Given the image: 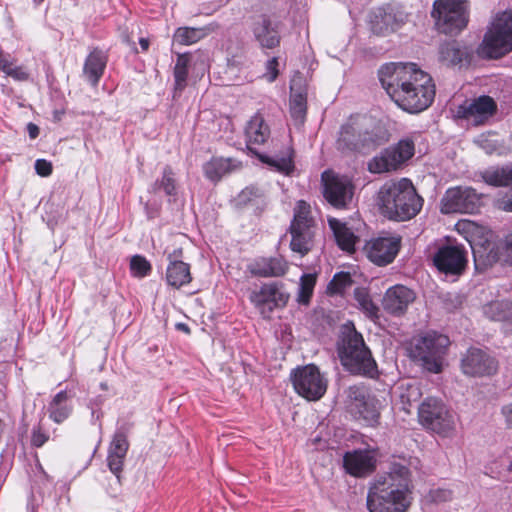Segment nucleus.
<instances>
[{"mask_svg":"<svg viewBox=\"0 0 512 512\" xmlns=\"http://www.w3.org/2000/svg\"><path fill=\"white\" fill-rule=\"evenodd\" d=\"M378 75L387 94L404 111L422 112L434 100L431 76L414 63H388L380 68Z\"/></svg>","mask_w":512,"mask_h":512,"instance_id":"nucleus-1","label":"nucleus"},{"mask_svg":"<svg viewBox=\"0 0 512 512\" xmlns=\"http://www.w3.org/2000/svg\"><path fill=\"white\" fill-rule=\"evenodd\" d=\"M414 485L408 466L394 462L389 471L369 487V512H408L413 503Z\"/></svg>","mask_w":512,"mask_h":512,"instance_id":"nucleus-2","label":"nucleus"},{"mask_svg":"<svg viewBox=\"0 0 512 512\" xmlns=\"http://www.w3.org/2000/svg\"><path fill=\"white\" fill-rule=\"evenodd\" d=\"M423 198L408 178L384 183L377 192L376 203L380 213L389 220L407 221L419 214Z\"/></svg>","mask_w":512,"mask_h":512,"instance_id":"nucleus-3","label":"nucleus"},{"mask_svg":"<svg viewBox=\"0 0 512 512\" xmlns=\"http://www.w3.org/2000/svg\"><path fill=\"white\" fill-rule=\"evenodd\" d=\"M338 356L344 369L353 375L375 378L377 363L363 336L354 325H345L338 343Z\"/></svg>","mask_w":512,"mask_h":512,"instance_id":"nucleus-4","label":"nucleus"},{"mask_svg":"<svg viewBox=\"0 0 512 512\" xmlns=\"http://www.w3.org/2000/svg\"><path fill=\"white\" fill-rule=\"evenodd\" d=\"M450 346L448 336L436 331H427L414 336L408 348L409 356L425 371L439 374L446 363V355Z\"/></svg>","mask_w":512,"mask_h":512,"instance_id":"nucleus-5","label":"nucleus"},{"mask_svg":"<svg viewBox=\"0 0 512 512\" xmlns=\"http://www.w3.org/2000/svg\"><path fill=\"white\" fill-rule=\"evenodd\" d=\"M270 137V129L263 117L255 114L245 127V139L247 148L254 153L263 163L274 167L277 171L289 174L293 168L292 149L286 147L281 154L265 155L257 151V147L264 144Z\"/></svg>","mask_w":512,"mask_h":512,"instance_id":"nucleus-6","label":"nucleus"},{"mask_svg":"<svg viewBox=\"0 0 512 512\" xmlns=\"http://www.w3.org/2000/svg\"><path fill=\"white\" fill-rule=\"evenodd\" d=\"M512 51V10L498 12L492 18L480 46V53L498 59Z\"/></svg>","mask_w":512,"mask_h":512,"instance_id":"nucleus-7","label":"nucleus"},{"mask_svg":"<svg viewBox=\"0 0 512 512\" xmlns=\"http://www.w3.org/2000/svg\"><path fill=\"white\" fill-rule=\"evenodd\" d=\"M431 16L440 32L458 33L466 27L468 22L466 1L435 0Z\"/></svg>","mask_w":512,"mask_h":512,"instance_id":"nucleus-8","label":"nucleus"},{"mask_svg":"<svg viewBox=\"0 0 512 512\" xmlns=\"http://www.w3.org/2000/svg\"><path fill=\"white\" fill-rule=\"evenodd\" d=\"M290 233L292 251L300 254V256L306 255L313 245L314 219L311 216L310 205L303 200H299L294 208Z\"/></svg>","mask_w":512,"mask_h":512,"instance_id":"nucleus-9","label":"nucleus"},{"mask_svg":"<svg viewBox=\"0 0 512 512\" xmlns=\"http://www.w3.org/2000/svg\"><path fill=\"white\" fill-rule=\"evenodd\" d=\"M420 423L442 436H449L455 429L454 416L443 402L434 397L426 398L418 408Z\"/></svg>","mask_w":512,"mask_h":512,"instance_id":"nucleus-10","label":"nucleus"},{"mask_svg":"<svg viewBox=\"0 0 512 512\" xmlns=\"http://www.w3.org/2000/svg\"><path fill=\"white\" fill-rule=\"evenodd\" d=\"M291 380L297 394L309 401L319 400L327 390V379L314 364L294 369Z\"/></svg>","mask_w":512,"mask_h":512,"instance_id":"nucleus-11","label":"nucleus"},{"mask_svg":"<svg viewBox=\"0 0 512 512\" xmlns=\"http://www.w3.org/2000/svg\"><path fill=\"white\" fill-rule=\"evenodd\" d=\"M336 145L342 152H356L374 148L376 140L365 129L362 119L351 118L341 126Z\"/></svg>","mask_w":512,"mask_h":512,"instance_id":"nucleus-12","label":"nucleus"},{"mask_svg":"<svg viewBox=\"0 0 512 512\" xmlns=\"http://www.w3.org/2000/svg\"><path fill=\"white\" fill-rule=\"evenodd\" d=\"M414 155V143L410 139H402L397 145L384 149L368 162V170L381 174L397 170L404 162Z\"/></svg>","mask_w":512,"mask_h":512,"instance_id":"nucleus-13","label":"nucleus"},{"mask_svg":"<svg viewBox=\"0 0 512 512\" xmlns=\"http://www.w3.org/2000/svg\"><path fill=\"white\" fill-rule=\"evenodd\" d=\"M348 409L354 418L373 426L380 416V404L376 397L370 395L364 388L352 386L348 390Z\"/></svg>","mask_w":512,"mask_h":512,"instance_id":"nucleus-14","label":"nucleus"},{"mask_svg":"<svg viewBox=\"0 0 512 512\" xmlns=\"http://www.w3.org/2000/svg\"><path fill=\"white\" fill-rule=\"evenodd\" d=\"M321 179L324 198L333 207L344 208L352 201L354 186L349 178L324 171Z\"/></svg>","mask_w":512,"mask_h":512,"instance_id":"nucleus-15","label":"nucleus"},{"mask_svg":"<svg viewBox=\"0 0 512 512\" xmlns=\"http://www.w3.org/2000/svg\"><path fill=\"white\" fill-rule=\"evenodd\" d=\"M480 206V196L471 187L449 188L441 200V212L451 213H474Z\"/></svg>","mask_w":512,"mask_h":512,"instance_id":"nucleus-16","label":"nucleus"},{"mask_svg":"<svg viewBox=\"0 0 512 512\" xmlns=\"http://www.w3.org/2000/svg\"><path fill=\"white\" fill-rule=\"evenodd\" d=\"M471 247L477 268H486L497 261L512 264V231L506 235L501 251L495 243L490 241H486L483 244H475Z\"/></svg>","mask_w":512,"mask_h":512,"instance_id":"nucleus-17","label":"nucleus"},{"mask_svg":"<svg viewBox=\"0 0 512 512\" xmlns=\"http://www.w3.org/2000/svg\"><path fill=\"white\" fill-rule=\"evenodd\" d=\"M249 299L264 317H269L274 308L287 303L289 294L282 290L281 284L271 282L263 284L259 290H253Z\"/></svg>","mask_w":512,"mask_h":512,"instance_id":"nucleus-18","label":"nucleus"},{"mask_svg":"<svg viewBox=\"0 0 512 512\" xmlns=\"http://www.w3.org/2000/svg\"><path fill=\"white\" fill-rule=\"evenodd\" d=\"M407 15L396 5L375 8L370 14V27L374 34L386 35L399 29Z\"/></svg>","mask_w":512,"mask_h":512,"instance_id":"nucleus-19","label":"nucleus"},{"mask_svg":"<svg viewBox=\"0 0 512 512\" xmlns=\"http://www.w3.org/2000/svg\"><path fill=\"white\" fill-rule=\"evenodd\" d=\"M401 247V237L385 236L371 239L366 245L368 259L378 266L392 263Z\"/></svg>","mask_w":512,"mask_h":512,"instance_id":"nucleus-20","label":"nucleus"},{"mask_svg":"<svg viewBox=\"0 0 512 512\" xmlns=\"http://www.w3.org/2000/svg\"><path fill=\"white\" fill-rule=\"evenodd\" d=\"M433 262L440 272L460 274L467 264V252L459 245H444L435 253Z\"/></svg>","mask_w":512,"mask_h":512,"instance_id":"nucleus-21","label":"nucleus"},{"mask_svg":"<svg viewBox=\"0 0 512 512\" xmlns=\"http://www.w3.org/2000/svg\"><path fill=\"white\" fill-rule=\"evenodd\" d=\"M496 103L490 96H480L473 101H466L457 109V116L474 125L483 124L496 111Z\"/></svg>","mask_w":512,"mask_h":512,"instance_id":"nucleus-22","label":"nucleus"},{"mask_svg":"<svg viewBox=\"0 0 512 512\" xmlns=\"http://www.w3.org/2000/svg\"><path fill=\"white\" fill-rule=\"evenodd\" d=\"M461 368L466 375L483 376L493 374L497 365L495 360L481 349L471 348L462 358Z\"/></svg>","mask_w":512,"mask_h":512,"instance_id":"nucleus-23","label":"nucleus"},{"mask_svg":"<svg viewBox=\"0 0 512 512\" xmlns=\"http://www.w3.org/2000/svg\"><path fill=\"white\" fill-rule=\"evenodd\" d=\"M128 449L127 429L121 427L113 435L107 456L108 467L117 478L122 471Z\"/></svg>","mask_w":512,"mask_h":512,"instance_id":"nucleus-24","label":"nucleus"},{"mask_svg":"<svg viewBox=\"0 0 512 512\" xmlns=\"http://www.w3.org/2000/svg\"><path fill=\"white\" fill-rule=\"evenodd\" d=\"M415 300V293L404 285L390 287L383 298L384 309L392 315L403 314Z\"/></svg>","mask_w":512,"mask_h":512,"instance_id":"nucleus-25","label":"nucleus"},{"mask_svg":"<svg viewBox=\"0 0 512 512\" xmlns=\"http://www.w3.org/2000/svg\"><path fill=\"white\" fill-rule=\"evenodd\" d=\"M254 39L260 47L273 49L280 44V34L276 26H273L271 19L266 15L257 16L251 25Z\"/></svg>","mask_w":512,"mask_h":512,"instance_id":"nucleus-26","label":"nucleus"},{"mask_svg":"<svg viewBox=\"0 0 512 512\" xmlns=\"http://www.w3.org/2000/svg\"><path fill=\"white\" fill-rule=\"evenodd\" d=\"M289 264L283 257H261L247 267L251 275L270 278L281 277L288 271Z\"/></svg>","mask_w":512,"mask_h":512,"instance_id":"nucleus-27","label":"nucleus"},{"mask_svg":"<svg viewBox=\"0 0 512 512\" xmlns=\"http://www.w3.org/2000/svg\"><path fill=\"white\" fill-rule=\"evenodd\" d=\"M182 256V250L176 249L168 255L169 265L166 270V280L168 285L179 289L189 284L192 280L189 264L179 260Z\"/></svg>","mask_w":512,"mask_h":512,"instance_id":"nucleus-28","label":"nucleus"},{"mask_svg":"<svg viewBox=\"0 0 512 512\" xmlns=\"http://www.w3.org/2000/svg\"><path fill=\"white\" fill-rule=\"evenodd\" d=\"M346 471L356 477H362L375 469V457L371 451L355 450L344 455Z\"/></svg>","mask_w":512,"mask_h":512,"instance_id":"nucleus-29","label":"nucleus"},{"mask_svg":"<svg viewBox=\"0 0 512 512\" xmlns=\"http://www.w3.org/2000/svg\"><path fill=\"white\" fill-rule=\"evenodd\" d=\"M483 180L492 186H512V165L505 167H492L482 172ZM499 207L512 212V196L504 197L499 201Z\"/></svg>","mask_w":512,"mask_h":512,"instance_id":"nucleus-30","label":"nucleus"},{"mask_svg":"<svg viewBox=\"0 0 512 512\" xmlns=\"http://www.w3.org/2000/svg\"><path fill=\"white\" fill-rule=\"evenodd\" d=\"M106 64L107 56L99 49H94L87 56L83 67V75L92 86L98 85L104 74Z\"/></svg>","mask_w":512,"mask_h":512,"instance_id":"nucleus-31","label":"nucleus"},{"mask_svg":"<svg viewBox=\"0 0 512 512\" xmlns=\"http://www.w3.org/2000/svg\"><path fill=\"white\" fill-rule=\"evenodd\" d=\"M241 163L232 158H213L203 166V171L207 179L212 182H218L222 177L238 170Z\"/></svg>","mask_w":512,"mask_h":512,"instance_id":"nucleus-32","label":"nucleus"},{"mask_svg":"<svg viewBox=\"0 0 512 512\" xmlns=\"http://www.w3.org/2000/svg\"><path fill=\"white\" fill-rule=\"evenodd\" d=\"M328 223L339 248L348 253L354 252L356 242L358 241V237L354 232L345 223L336 218H330Z\"/></svg>","mask_w":512,"mask_h":512,"instance_id":"nucleus-33","label":"nucleus"},{"mask_svg":"<svg viewBox=\"0 0 512 512\" xmlns=\"http://www.w3.org/2000/svg\"><path fill=\"white\" fill-rule=\"evenodd\" d=\"M297 80L291 81L290 89V115L297 126H301L306 118L307 94L305 90H296Z\"/></svg>","mask_w":512,"mask_h":512,"instance_id":"nucleus-34","label":"nucleus"},{"mask_svg":"<svg viewBox=\"0 0 512 512\" xmlns=\"http://www.w3.org/2000/svg\"><path fill=\"white\" fill-rule=\"evenodd\" d=\"M484 315L493 321L512 326V302L507 300L492 301L483 306Z\"/></svg>","mask_w":512,"mask_h":512,"instance_id":"nucleus-35","label":"nucleus"},{"mask_svg":"<svg viewBox=\"0 0 512 512\" xmlns=\"http://www.w3.org/2000/svg\"><path fill=\"white\" fill-rule=\"evenodd\" d=\"M72 412L69 395L63 390L57 393L48 405L49 417L56 423H62Z\"/></svg>","mask_w":512,"mask_h":512,"instance_id":"nucleus-36","label":"nucleus"},{"mask_svg":"<svg viewBox=\"0 0 512 512\" xmlns=\"http://www.w3.org/2000/svg\"><path fill=\"white\" fill-rule=\"evenodd\" d=\"M214 30L212 25L201 28L180 27L174 33V41L180 45H192Z\"/></svg>","mask_w":512,"mask_h":512,"instance_id":"nucleus-37","label":"nucleus"},{"mask_svg":"<svg viewBox=\"0 0 512 512\" xmlns=\"http://www.w3.org/2000/svg\"><path fill=\"white\" fill-rule=\"evenodd\" d=\"M466 56V51L457 41L445 42L439 49V61L444 65L453 66L462 62Z\"/></svg>","mask_w":512,"mask_h":512,"instance_id":"nucleus-38","label":"nucleus"},{"mask_svg":"<svg viewBox=\"0 0 512 512\" xmlns=\"http://www.w3.org/2000/svg\"><path fill=\"white\" fill-rule=\"evenodd\" d=\"M151 189L153 192L163 190L164 193L170 197L177 195L175 173L171 166L167 165L163 168L162 177L153 183Z\"/></svg>","mask_w":512,"mask_h":512,"instance_id":"nucleus-39","label":"nucleus"},{"mask_svg":"<svg viewBox=\"0 0 512 512\" xmlns=\"http://www.w3.org/2000/svg\"><path fill=\"white\" fill-rule=\"evenodd\" d=\"M190 57L188 54H179L174 67L175 90L182 91L187 82Z\"/></svg>","mask_w":512,"mask_h":512,"instance_id":"nucleus-40","label":"nucleus"},{"mask_svg":"<svg viewBox=\"0 0 512 512\" xmlns=\"http://www.w3.org/2000/svg\"><path fill=\"white\" fill-rule=\"evenodd\" d=\"M0 71L17 81H25L29 78L26 70L22 66L14 65L11 57L3 54L2 51H0Z\"/></svg>","mask_w":512,"mask_h":512,"instance_id":"nucleus-41","label":"nucleus"},{"mask_svg":"<svg viewBox=\"0 0 512 512\" xmlns=\"http://www.w3.org/2000/svg\"><path fill=\"white\" fill-rule=\"evenodd\" d=\"M352 285V279L349 273H336L329 282L327 290L330 294H343L347 288Z\"/></svg>","mask_w":512,"mask_h":512,"instance_id":"nucleus-42","label":"nucleus"},{"mask_svg":"<svg viewBox=\"0 0 512 512\" xmlns=\"http://www.w3.org/2000/svg\"><path fill=\"white\" fill-rule=\"evenodd\" d=\"M355 300L361 310L369 317H375L378 313L377 306L373 303L370 295L364 289H356L354 292Z\"/></svg>","mask_w":512,"mask_h":512,"instance_id":"nucleus-43","label":"nucleus"},{"mask_svg":"<svg viewBox=\"0 0 512 512\" xmlns=\"http://www.w3.org/2000/svg\"><path fill=\"white\" fill-rule=\"evenodd\" d=\"M131 274L137 278H143L151 272V264L141 255H134L130 261Z\"/></svg>","mask_w":512,"mask_h":512,"instance_id":"nucleus-44","label":"nucleus"},{"mask_svg":"<svg viewBox=\"0 0 512 512\" xmlns=\"http://www.w3.org/2000/svg\"><path fill=\"white\" fill-rule=\"evenodd\" d=\"M316 278L312 274H304L300 279L299 302L307 304L312 295Z\"/></svg>","mask_w":512,"mask_h":512,"instance_id":"nucleus-45","label":"nucleus"},{"mask_svg":"<svg viewBox=\"0 0 512 512\" xmlns=\"http://www.w3.org/2000/svg\"><path fill=\"white\" fill-rule=\"evenodd\" d=\"M453 493L449 489L437 488L429 492L431 501L435 503L446 502L452 499Z\"/></svg>","mask_w":512,"mask_h":512,"instance_id":"nucleus-46","label":"nucleus"},{"mask_svg":"<svg viewBox=\"0 0 512 512\" xmlns=\"http://www.w3.org/2000/svg\"><path fill=\"white\" fill-rule=\"evenodd\" d=\"M279 71H278V59L276 57H273L269 59L266 63V72L264 73V78H266L267 81L273 82L278 77Z\"/></svg>","mask_w":512,"mask_h":512,"instance_id":"nucleus-47","label":"nucleus"},{"mask_svg":"<svg viewBox=\"0 0 512 512\" xmlns=\"http://www.w3.org/2000/svg\"><path fill=\"white\" fill-rule=\"evenodd\" d=\"M35 170L38 175L47 177L52 173V164L45 159H37L35 162Z\"/></svg>","mask_w":512,"mask_h":512,"instance_id":"nucleus-48","label":"nucleus"},{"mask_svg":"<svg viewBox=\"0 0 512 512\" xmlns=\"http://www.w3.org/2000/svg\"><path fill=\"white\" fill-rule=\"evenodd\" d=\"M262 195L261 191L256 187H247L245 188L241 194H240V200L245 201H251L253 197H260Z\"/></svg>","mask_w":512,"mask_h":512,"instance_id":"nucleus-49","label":"nucleus"},{"mask_svg":"<svg viewBox=\"0 0 512 512\" xmlns=\"http://www.w3.org/2000/svg\"><path fill=\"white\" fill-rule=\"evenodd\" d=\"M501 415L508 429H512V403L504 405L501 408Z\"/></svg>","mask_w":512,"mask_h":512,"instance_id":"nucleus-50","label":"nucleus"},{"mask_svg":"<svg viewBox=\"0 0 512 512\" xmlns=\"http://www.w3.org/2000/svg\"><path fill=\"white\" fill-rule=\"evenodd\" d=\"M47 439L48 437L43 432H41L40 430H34L32 433L31 442L34 446L41 447L42 445L45 444Z\"/></svg>","mask_w":512,"mask_h":512,"instance_id":"nucleus-51","label":"nucleus"},{"mask_svg":"<svg viewBox=\"0 0 512 512\" xmlns=\"http://www.w3.org/2000/svg\"><path fill=\"white\" fill-rule=\"evenodd\" d=\"M27 131H28V134H29L31 139H35L39 135V128H38L37 125H35L33 123H29L27 125Z\"/></svg>","mask_w":512,"mask_h":512,"instance_id":"nucleus-52","label":"nucleus"},{"mask_svg":"<svg viewBox=\"0 0 512 512\" xmlns=\"http://www.w3.org/2000/svg\"><path fill=\"white\" fill-rule=\"evenodd\" d=\"M139 44L143 51H147L149 48V40L147 38H140Z\"/></svg>","mask_w":512,"mask_h":512,"instance_id":"nucleus-53","label":"nucleus"},{"mask_svg":"<svg viewBox=\"0 0 512 512\" xmlns=\"http://www.w3.org/2000/svg\"><path fill=\"white\" fill-rule=\"evenodd\" d=\"M177 328L179 330H182V331L186 332V333H189V331H190L188 326L186 324H184V323H178L177 324Z\"/></svg>","mask_w":512,"mask_h":512,"instance_id":"nucleus-54","label":"nucleus"},{"mask_svg":"<svg viewBox=\"0 0 512 512\" xmlns=\"http://www.w3.org/2000/svg\"><path fill=\"white\" fill-rule=\"evenodd\" d=\"M38 4H40L43 0H35Z\"/></svg>","mask_w":512,"mask_h":512,"instance_id":"nucleus-55","label":"nucleus"},{"mask_svg":"<svg viewBox=\"0 0 512 512\" xmlns=\"http://www.w3.org/2000/svg\"><path fill=\"white\" fill-rule=\"evenodd\" d=\"M509 470H512V462L509 465Z\"/></svg>","mask_w":512,"mask_h":512,"instance_id":"nucleus-56","label":"nucleus"}]
</instances>
